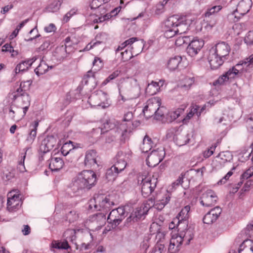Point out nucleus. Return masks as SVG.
I'll return each mask as SVG.
<instances>
[{
	"mask_svg": "<svg viewBox=\"0 0 253 253\" xmlns=\"http://www.w3.org/2000/svg\"><path fill=\"white\" fill-rule=\"evenodd\" d=\"M118 87L120 96L124 102L136 98L140 94V87L136 80L127 81L124 78H121L119 81Z\"/></svg>",
	"mask_w": 253,
	"mask_h": 253,
	"instance_id": "1",
	"label": "nucleus"
},
{
	"mask_svg": "<svg viewBox=\"0 0 253 253\" xmlns=\"http://www.w3.org/2000/svg\"><path fill=\"white\" fill-rule=\"evenodd\" d=\"M192 22L188 15H173L166 20V25L169 27L173 25L177 34H182L187 31Z\"/></svg>",
	"mask_w": 253,
	"mask_h": 253,
	"instance_id": "2",
	"label": "nucleus"
},
{
	"mask_svg": "<svg viewBox=\"0 0 253 253\" xmlns=\"http://www.w3.org/2000/svg\"><path fill=\"white\" fill-rule=\"evenodd\" d=\"M130 133V129L126 124H120L113 129L110 131H107L106 133L102 135V137H105V142L107 143H111L114 142L116 138L119 136L121 141H125L127 138Z\"/></svg>",
	"mask_w": 253,
	"mask_h": 253,
	"instance_id": "3",
	"label": "nucleus"
},
{
	"mask_svg": "<svg viewBox=\"0 0 253 253\" xmlns=\"http://www.w3.org/2000/svg\"><path fill=\"white\" fill-rule=\"evenodd\" d=\"M121 6H119L113 9H110V6L108 4H103L98 8L96 13V18L94 19V23H100L109 20L115 17L121 9Z\"/></svg>",
	"mask_w": 253,
	"mask_h": 253,
	"instance_id": "4",
	"label": "nucleus"
},
{
	"mask_svg": "<svg viewBox=\"0 0 253 253\" xmlns=\"http://www.w3.org/2000/svg\"><path fill=\"white\" fill-rule=\"evenodd\" d=\"M252 6V0H242L237 5L236 10L228 14V19L231 22H237L240 19L241 16L245 15L249 11Z\"/></svg>",
	"mask_w": 253,
	"mask_h": 253,
	"instance_id": "5",
	"label": "nucleus"
},
{
	"mask_svg": "<svg viewBox=\"0 0 253 253\" xmlns=\"http://www.w3.org/2000/svg\"><path fill=\"white\" fill-rule=\"evenodd\" d=\"M126 215L125 208L123 206L112 210L109 214L107 220L113 228L118 226L124 219Z\"/></svg>",
	"mask_w": 253,
	"mask_h": 253,
	"instance_id": "6",
	"label": "nucleus"
},
{
	"mask_svg": "<svg viewBox=\"0 0 253 253\" xmlns=\"http://www.w3.org/2000/svg\"><path fill=\"white\" fill-rule=\"evenodd\" d=\"M140 181V177L138 179V182ZM157 179L151 178L150 177H141V194L144 198L148 197L154 191L157 185Z\"/></svg>",
	"mask_w": 253,
	"mask_h": 253,
	"instance_id": "7",
	"label": "nucleus"
},
{
	"mask_svg": "<svg viewBox=\"0 0 253 253\" xmlns=\"http://www.w3.org/2000/svg\"><path fill=\"white\" fill-rule=\"evenodd\" d=\"M247 63L248 62L246 61H241L225 72L230 82L242 77L243 73L247 71V68L248 67Z\"/></svg>",
	"mask_w": 253,
	"mask_h": 253,
	"instance_id": "8",
	"label": "nucleus"
},
{
	"mask_svg": "<svg viewBox=\"0 0 253 253\" xmlns=\"http://www.w3.org/2000/svg\"><path fill=\"white\" fill-rule=\"evenodd\" d=\"M152 207L148 200L144 202L139 207L135 209V210L130 214L127 218V222L132 221L133 222H137L140 220L143 216L147 214L149 210Z\"/></svg>",
	"mask_w": 253,
	"mask_h": 253,
	"instance_id": "9",
	"label": "nucleus"
},
{
	"mask_svg": "<svg viewBox=\"0 0 253 253\" xmlns=\"http://www.w3.org/2000/svg\"><path fill=\"white\" fill-rule=\"evenodd\" d=\"M178 232V235H176L177 240L182 244L183 243L185 245H188L194 237V229L193 227L189 226L187 224L186 226H183L182 229L179 230Z\"/></svg>",
	"mask_w": 253,
	"mask_h": 253,
	"instance_id": "10",
	"label": "nucleus"
},
{
	"mask_svg": "<svg viewBox=\"0 0 253 253\" xmlns=\"http://www.w3.org/2000/svg\"><path fill=\"white\" fill-rule=\"evenodd\" d=\"M94 200L95 203L94 205V207L97 211L107 212L111 209L112 207L115 204L110 196H106L104 198L98 197L97 198H95Z\"/></svg>",
	"mask_w": 253,
	"mask_h": 253,
	"instance_id": "11",
	"label": "nucleus"
},
{
	"mask_svg": "<svg viewBox=\"0 0 253 253\" xmlns=\"http://www.w3.org/2000/svg\"><path fill=\"white\" fill-rule=\"evenodd\" d=\"M158 106H160V103L158 99L153 97L148 100L143 109L145 117L149 119L153 116L157 112Z\"/></svg>",
	"mask_w": 253,
	"mask_h": 253,
	"instance_id": "12",
	"label": "nucleus"
},
{
	"mask_svg": "<svg viewBox=\"0 0 253 253\" xmlns=\"http://www.w3.org/2000/svg\"><path fill=\"white\" fill-rule=\"evenodd\" d=\"M188 45L186 48L188 54L193 57L196 56L201 50L204 45V41L198 39L197 37L193 38L188 42Z\"/></svg>",
	"mask_w": 253,
	"mask_h": 253,
	"instance_id": "13",
	"label": "nucleus"
},
{
	"mask_svg": "<svg viewBox=\"0 0 253 253\" xmlns=\"http://www.w3.org/2000/svg\"><path fill=\"white\" fill-rule=\"evenodd\" d=\"M79 175L84 183L87 190L90 189L96 184L97 181L96 175L93 171L84 170Z\"/></svg>",
	"mask_w": 253,
	"mask_h": 253,
	"instance_id": "14",
	"label": "nucleus"
},
{
	"mask_svg": "<svg viewBox=\"0 0 253 253\" xmlns=\"http://www.w3.org/2000/svg\"><path fill=\"white\" fill-rule=\"evenodd\" d=\"M222 8L220 5L213 6L209 8L204 14V21H206L210 27H212L217 23V18L215 14L218 12Z\"/></svg>",
	"mask_w": 253,
	"mask_h": 253,
	"instance_id": "15",
	"label": "nucleus"
},
{
	"mask_svg": "<svg viewBox=\"0 0 253 253\" xmlns=\"http://www.w3.org/2000/svg\"><path fill=\"white\" fill-rule=\"evenodd\" d=\"M217 200L218 197L215 192L211 190H209L202 194L200 203L203 206L211 207L215 205Z\"/></svg>",
	"mask_w": 253,
	"mask_h": 253,
	"instance_id": "16",
	"label": "nucleus"
},
{
	"mask_svg": "<svg viewBox=\"0 0 253 253\" xmlns=\"http://www.w3.org/2000/svg\"><path fill=\"white\" fill-rule=\"evenodd\" d=\"M160 152L161 154L159 151L154 150L148 156L146 159V163L149 167H155L163 160V155L165 153L163 150H161Z\"/></svg>",
	"mask_w": 253,
	"mask_h": 253,
	"instance_id": "17",
	"label": "nucleus"
},
{
	"mask_svg": "<svg viewBox=\"0 0 253 253\" xmlns=\"http://www.w3.org/2000/svg\"><path fill=\"white\" fill-rule=\"evenodd\" d=\"M171 197V193L167 191L162 198L157 201L156 203L154 202V200L152 198H149L148 201L150 202L152 207H154L155 208L159 211H161L169 203Z\"/></svg>",
	"mask_w": 253,
	"mask_h": 253,
	"instance_id": "18",
	"label": "nucleus"
},
{
	"mask_svg": "<svg viewBox=\"0 0 253 253\" xmlns=\"http://www.w3.org/2000/svg\"><path fill=\"white\" fill-rule=\"evenodd\" d=\"M221 211V209L218 206L212 209L204 216L203 222L207 224H212L217 219Z\"/></svg>",
	"mask_w": 253,
	"mask_h": 253,
	"instance_id": "19",
	"label": "nucleus"
},
{
	"mask_svg": "<svg viewBox=\"0 0 253 253\" xmlns=\"http://www.w3.org/2000/svg\"><path fill=\"white\" fill-rule=\"evenodd\" d=\"M211 50L223 59L228 55L230 48L228 44L225 42H221L217 43L215 47L212 48Z\"/></svg>",
	"mask_w": 253,
	"mask_h": 253,
	"instance_id": "20",
	"label": "nucleus"
},
{
	"mask_svg": "<svg viewBox=\"0 0 253 253\" xmlns=\"http://www.w3.org/2000/svg\"><path fill=\"white\" fill-rule=\"evenodd\" d=\"M182 58L181 56L176 55L170 57L167 61L166 66L171 71H179L182 65Z\"/></svg>",
	"mask_w": 253,
	"mask_h": 253,
	"instance_id": "21",
	"label": "nucleus"
},
{
	"mask_svg": "<svg viewBox=\"0 0 253 253\" xmlns=\"http://www.w3.org/2000/svg\"><path fill=\"white\" fill-rule=\"evenodd\" d=\"M106 217L104 213L98 212L89 216V222L94 224L96 227H101L106 223Z\"/></svg>",
	"mask_w": 253,
	"mask_h": 253,
	"instance_id": "22",
	"label": "nucleus"
},
{
	"mask_svg": "<svg viewBox=\"0 0 253 253\" xmlns=\"http://www.w3.org/2000/svg\"><path fill=\"white\" fill-rule=\"evenodd\" d=\"M208 60L211 68L212 70L218 69L224 62V59L222 58L217 56L211 50Z\"/></svg>",
	"mask_w": 253,
	"mask_h": 253,
	"instance_id": "23",
	"label": "nucleus"
},
{
	"mask_svg": "<svg viewBox=\"0 0 253 253\" xmlns=\"http://www.w3.org/2000/svg\"><path fill=\"white\" fill-rule=\"evenodd\" d=\"M17 99H18L17 107L23 110L22 116L24 117L26 114L30 105L31 97L28 94L18 97Z\"/></svg>",
	"mask_w": 253,
	"mask_h": 253,
	"instance_id": "24",
	"label": "nucleus"
},
{
	"mask_svg": "<svg viewBox=\"0 0 253 253\" xmlns=\"http://www.w3.org/2000/svg\"><path fill=\"white\" fill-rule=\"evenodd\" d=\"M97 152L95 150H88L86 152L84 160V165L88 167L97 165Z\"/></svg>",
	"mask_w": 253,
	"mask_h": 253,
	"instance_id": "25",
	"label": "nucleus"
},
{
	"mask_svg": "<svg viewBox=\"0 0 253 253\" xmlns=\"http://www.w3.org/2000/svg\"><path fill=\"white\" fill-rule=\"evenodd\" d=\"M21 203L20 200L19 196L14 194L11 197L7 198V208L9 211H15L18 210L21 206Z\"/></svg>",
	"mask_w": 253,
	"mask_h": 253,
	"instance_id": "26",
	"label": "nucleus"
},
{
	"mask_svg": "<svg viewBox=\"0 0 253 253\" xmlns=\"http://www.w3.org/2000/svg\"><path fill=\"white\" fill-rule=\"evenodd\" d=\"M70 188L74 193L79 192L81 190L86 189L84 183L79 175L73 179L72 183L70 184Z\"/></svg>",
	"mask_w": 253,
	"mask_h": 253,
	"instance_id": "27",
	"label": "nucleus"
},
{
	"mask_svg": "<svg viewBox=\"0 0 253 253\" xmlns=\"http://www.w3.org/2000/svg\"><path fill=\"white\" fill-rule=\"evenodd\" d=\"M37 59V58L35 56L32 58L27 59L25 60L22 61L17 65L15 69V73L17 74L20 72L26 71L32 66L33 63Z\"/></svg>",
	"mask_w": 253,
	"mask_h": 253,
	"instance_id": "28",
	"label": "nucleus"
},
{
	"mask_svg": "<svg viewBox=\"0 0 253 253\" xmlns=\"http://www.w3.org/2000/svg\"><path fill=\"white\" fill-rule=\"evenodd\" d=\"M49 168L51 171H58L61 169L64 164L63 160L60 158L52 157L48 161Z\"/></svg>",
	"mask_w": 253,
	"mask_h": 253,
	"instance_id": "29",
	"label": "nucleus"
},
{
	"mask_svg": "<svg viewBox=\"0 0 253 253\" xmlns=\"http://www.w3.org/2000/svg\"><path fill=\"white\" fill-rule=\"evenodd\" d=\"M131 48L132 49L131 52L128 51L126 49L125 51L121 52L122 60L123 61L126 62L129 60L133 57V54H135L136 55L140 53L142 50V44L140 43L137 51L134 50L133 45L131 47Z\"/></svg>",
	"mask_w": 253,
	"mask_h": 253,
	"instance_id": "30",
	"label": "nucleus"
},
{
	"mask_svg": "<svg viewBox=\"0 0 253 253\" xmlns=\"http://www.w3.org/2000/svg\"><path fill=\"white\" fill-rule=\"evenodd\" d=\"M190 210V207L189 206H186L182 208L179 213L175 217L178 219L179 222L181 223L186 222V226L188 223V219L189 217V211Z\"/></svg>",
	"mask_w": 253,
	"mask_h": 253,
	"instance_id": "31",
	"label": "nucleus"
},
{
	"mask_svg": "<svg viewBox=\"0 0 253 253\" xmlns=\"http://www.w3.org/2000/svg\"><path fill=\"white\" fill-rule=\"evenodd\" d=\"M174 140L176 145L182 146L189 143L190 138L188 133H178L175 135Z\"/></svg>",
	"mask_w": 253,
	"mask_h": 253,
	"instance_id": "32",
	"label": "nucleus"
},
{
	"mask_svg": "<svg viewBox=\"0 0 253 253\" xmlns=\"http://www.w3.org/2000/svg\"><path fill=\"white\" fill-rule=\"evenodd\" d=\"M238 253H253V242L251 240L244 241L238 249Z\"/></svg>",
	"mask_w": 253,
	"mask_h": 253,
	"instance_id": "33",
	"label": "nucleus"
},
{
	"mask_svg": "<svg viewBox=\"0 0 253 253\" xmlns=\"http://www.w3.org/2000/svg\"><path fill=\"white\" fill-rule=\"evenodd\" d=\"M82 83L84 85L93 83L94 84H92V87H95L96 85L95 73L91 71L87 72V74L84 76Z\"/></svg>",
	"mask_w": 253,
	"mask_h": 253,
	"instance_id": "34",
	"label": "nucleus"
},
{
	"mask_svg": "<svg viewBox=\"0 0 253 253\" xmlns=\"http://www.w3.org/2000/svg\"><path fill=\"white\" fill-rule=\"evenodd\" d=\"M114 164L112 166L116 169H115L121 172L124 170L126 166V162L122 158H121L120 153H118L115 158Z\"/></svg>",
	"mask_w": 253,
	"mask_h": 253,
	"instance_id": "35",
	"label": "nucleus"
},
{
	"mask_svg": "<svg viewBox=\"0 0 253 253\" xmlns=\"http://www.w3.org/2000/svg\"><path fill=\"white\" fill-rule=\"evenodd\" d=\"M184 112V109L179 108L174 111L169 112L167 116V120L168 122L171 123L180 117Z\"/></svg>",
	"mask_w": 253,
	"mask_h": 253,
	"instance_id": "36",
	"label": "nucleus"
},
{
	"mask_svg": "<svg viewBox=\"0 0 253 253\" xmlns=\"http://www.w3.org/2000/svg\"><path fill=\"white\" fill-rule=\"evenodd\" d=\"M153 141L151 138L147 135H146L143 140V143L140 146L142 153H147L151 150L153 147Z\"/></svg>",
	"mask_w": 253,
	"mask_h": 253,
	"instance_id": "37",
	"label": "nucleus"
},
{
	"mask_svg": "<svg viewBox=\"0 0 253 253\" xmlns=\"http://www.w3.org/2000/svg\"><path fill=\"white\" fill-rule=\"evenodd\" d=\"M177 240L176 236L175 237L173 236L170 240V243L168 249V251L170 253H174L179 250V247L182 243Z\"/></svg>",
	"mask_w": 253,
	"mask_h": 253,
	"instance_id": "38",
	"label": "nucleus"
},
{
	"mask_svg": "<svg viewBox=\"0 0 253 253\" xmlns=\"http://www.w3.org/2000/svg\"><path fill=\"white\" fill-rule=\"evenodd\" d=\"M160 89L159 83L152 81L147 85L146 88V92L150 95H153L159 91Z\"/></svg>",
	"mask_w": 253,
	"mask_h": 253,
	"instance_id": "39",
	"label": "nucleus"
},
{
	"mask_svg": "<svg viewBox=\"0 0 253 253\" xmlns=\"http://www.w3.org/2000/svg\"><path fill=\"white\" fill-rule=\"evenodd\" d=\"M163 28L164 32V36L167 38H172L177 34L173 25H171L169 27L166 25V20L164 23Z\"/></svg>",
	"mask_w": 253,
	"mask_h": 253,
	"instance_id": "40",
	"label": "nucleus"
},
{
	"mask_svg": "<svg viewBox=\"0 0 253 253\" xmlns=\"http://www.w3.org/2000/svg\"><path fill=\"white\" fill-rule=\"evenodd\" d=\"M54 56L56 60L59 62L63 61L67 57V52L65 48L62 46L56 48Z\"/></svg>",
	"mask_w": 253,
	"mask_h": 253,
	"instance_id": "41",
	"label": "nucleus"
},
{
	"mask_svg": "<svg viewBox=\"0 0 253 253\" xmlns=\"http://www.w3.org/2000/svg\"><path fill=\"white\" fill-rule=\"evenodd\" d=\"M38 126L39 122L37 121H34V123L31 125V127H32V128L29 135L27 138V141L30 143H32L33 142L37 135V129Z\"/></svg>",
	"mask_w": 253,
	"mask_h": 253,
	"instance_id": "42",
	"label": "nucleus"
},
{
	"mask_svg": "<svg viewBox=\"0 0 253 253\" xmlns=\"http://www.w3.org/2000/svg\"><path fill=\"white\" fill-rule=\"evenodd\" d=\"M115 169L114 167L112 166L110 168L107 169L105 177L108 181H114L120 173L119 171Z\"/></svg>",
	"mask_w": 253,
	"mask_h": 253,
	"instance_id": "43",
	"label": "nucleus"
},
{
	"mask_svg": "<svg viewBox=\"0 0 253 253\" xmlns=\"http://www.w3.org/2000/svg\"><path fill=\"white\" fill-rule=\"evenodd\" d=\"M51 247L57 249L68 250L70 247L66 240L63 242L54 240L51 244Z\"/></svg>",
	"mask_w": 253,
	"mask_h": 253,
	"instance_id": "44",
	"label": "nucleus"
},
{
	"mask_svg": "<svg viewBox=\"0 0 253 253\" xmlns=\"http://www.w3.org/2000/svg\"><path fill=\"white\" fill-rule=\"evenodd\" d=\"M49 67L45 62L42 61L39 66L35 69V72L38 76H40L45 73L48 70ZM52 66L50 68H52Z\"/></svg>",
	"mask_w": 253,
	"mask_h": 253,
	"instance_id": "45",
	"label": "nucleus"
},
{
	"mask_svg": "<svg viewBox=\"0 0 253 253\" xmlns=\"http://www.w3.org/2000/svg\"><path fill=\"white\" fill-rule=\"evenodd\" d=\"M74 148L73 142L70 140L68 142H66L63 145L61 148V152L63 156H66Z\"/></svg>",
	"mask_w": 253,
	"mask_h": 253,
	"instance_id": "46",
	"label": "nucleus"
},
{
	"mask_svg": "<svg viewBox=\"0 0 253 253\" xmlns=\"http://www.w3.org/2000/svg\"><path fill=\"white\" fill-rule=\"evenodd\" d=\"M186 222L181 223L178 219L174 218L172 221L169 224V229H173L176 228L178 232L179 230L182 229L183 226H186Z\"/></svg>",
	"mask_w": 253,
	"mask_h": 253,
	"instance_id": "47",
	"label": "nucleus"
},
{
	"mask_svg": "<svg viewBox=\"0 0 253 253\" xmlns=\"http://www.w3.org/2000/svg\"><path fill=\"white\" fill-rule=\"evenodd\" d=\"M218 157L221 160V163H225L226 162H230L233 159V155L229 151H224L218 154Z\"/></svg>",
	"mask_w": 253,
	"mask_h": 253,
	"instance_id": "48",
	"label": "nucleus"
},
{
	"mask_svg": "<svg viewBox=\"0 0 253 253\" xmlns=\"http://www.w3.org/2000/svg\"><path fill=\"white\" fill-rule=\"evenodd\" d=\"M121 73V70L118 69L113 72L109 76L105 79L102 83V85H105L109 83H110L113 80L118 77Z\"/></svg>",
	"mask_w": 253,
	"mask_h": 253,
	"instance_id": "49",
	"label": "nucleus"
},
{
	"mask_svg": "<svg viewBox=\"0 0 253 253\" xmlns=\"http://www.w3.org/2000/svg\"><path fill=\"white\" fill-rule=\"evenodd\" d=\"M133 117V113L132 112H127L126 113L124 117L123 122L121 124H126L128 126V127L130 129V133L131 132L132 128L131 127L132 124L131 122V120Z\"/></svg>",
	"mask_w": 253,
	"mask_h": 253,
	"instance_id": "50",
	"label": "nucleus"
},
{
	"mask_svg": "<svg viewBox=\"0 0 253 253\" xmlns=\"http://www.w3.org/2000/svg\"><path fill=\"white\" fill-rule=\"evenodd\" d=\"M79 217L80 214L75 210L71 211L67 214V218L70 223L77 220Z\"/></svg>",
	"mask_w": 253,
	"mask_h": 253,
	"instance_id": "51",
	"label": "nucleus"
},
{
	"mask_svg": "<svg viewBox=\"0 0 253 253\" xmlns=\"http://www.w3.org/2000/svg\"><path fill=\"white\" fill-rule=\"evenodd\" d=\"M62 2L60 0H54L47 7L48 11L54 12L59 9V8L61 5Z\"/></svg>",
	"mask_w": 253,
	"mask_h": 253,
	"instance_id": "52",
	"label": "nucleus"
},
{
	"mask_svg": "<svg viewBox=\"0 0 253 253\" xmlns=\"http://www.w3.org/2000/svg\"><path fill=\"white\" fill-rule=\"evenodd\" d=\"M49 149H52L57 143L56 138L52 135H48L44 138Z\"/></svg>",
	"mask_w": 253,
	"mask_h": 253,
	"instance_id": "53",
	"label": "nucleus"
},
{
	"mask_svg": "<svg viewBox=\"0 0 253 253\" xmlns=\"http://www.w3.org/2000/svg\"><path fill=\"white\" fill-rule=\"evenodd\" d=\"M228 81L229 82V80L226 75V73H225L219 77V78L213 82V84L214 85H216L217 84L223 85L226 82Z\"/></svg>",
	"mask_w": 253,
	"mask_h": 253,
	"instance_id": "54",
	"label": "nucleus"
},
{
	"mask_svg": "<svg viewBox=\"0 0 253 253\" xmlns=\"http://www.w3.org/2000/svg\"><path fill=\"white\" fill-rule=\"evenodd\" d=\"M191 38L188 36L179 37L175 40V44L177 46H180L184 43L188 44L190 41Z\"/></svg>",
	"mask_w": 253,
	"mask_h": 253,
	"instance_id": "55",
	"label": "nucleus"
},
{
	"mask_svg": "<svg viewBox=\"0 0 253 253\" xmlns=\"http://www.w3.org/2000/svg\"><path fill=\"white\" fill-rule=\"evenodd\" d=\"M25 94H28L27 92L24 91L22 88H20V86L19 85V87L16 89V90L12 93V100H15L18 97H19L22 96H24Z\"/></svg>",
	"mask_w": 253,
	"mask_h": 253,
	"instance_id": "56",
	"label": "nucleus"
},
{
	"mask_svg": "<svg viewBox=\"0 0 253 253\" xmlns=\"http://www.w3.org/2000/svg\"><path fill=\"white\" fill-rule=\"evenodd\" d=\"M244 42L248 46L253 45V30L249 31L244 38Z\"/></svg>",
	"mask_w": 253,
	"mask_h": 253,
	"instance_id": "57",
	"label": "nucleus"
},
{
	"mask_svg": "<svg viewBox=\"0 0 253 253\" xmlns=\"http://www.w3.org/2000/svg\"><path fill=\"white\" fill-rule=\"evenodd\" d=\"M103 127H101V134H104L105 133H106L107 131H110L111 129H113L114 128H112L114 125L111 123L110 121H107L105 123H104L103 125Z\"/></svg>",
	"mask_w": 253,
	"mask_h": 253,
	"instance_id": "58",
	"label": "nucleus"
},
{
	"mask_svg": "<svg viewBox=\"0 0 253 253\" xmlns=\"http://www.w3.org/2000/svg\"><path fill=\"white\" fill-rule=\"evenodd\" d=\"M103 94L101 93V94H92L90 95V96L88 98V100L91 103L92 102L94 104V105H97V106H101V103L100 102H98L97 100L98 99H99L100 97L101 96H102Z\"/></svg>",
	"mask_w": 253,
	"mask_h": 253,
	"instance_id": "59",
	"label": "nucleus"
},
{
	"mask_svg": "<svg viewBox=\"0 0 253 253\" xmlns=\"http://www.w3.org/2000/svg\"><path fill=\"white\" fill-rule=\"evenodd\" d=\"M26 152L24 153V155L21 157V159L18 162V166H17V169L20 172H24L26 171L25 165H24V161L26 157Z\"/></svg>",
	"mask_w": 253,
	"mask_h": 253,
	"instance_id": "60",
	"label": "nucleus"
},
{
	"mask_svg": "<svg viewBox=\"0 0 253 253\" xmlns=\"http://www.w3.org/2000/svg\"><path fill=\"white\" fill-rule=\"evenodd\" d=\"M93 67L96 66V70H99L101 69L104 66L103 61L98 57H95L92 63Z\"/></svg>",
	"mask_w": 253,
	"mask_h": 253,
	"instance_id": "61",
	"label": "nucleus"
},
{
	"mask_svg": "<svg viewBox=\"0 0 253 253\" xmlns=\"http://www.w3.org/2000/svg\"><path fill=\"white\" fill-rule=\"evenodd\" d=\"M246 124L248 129L251 132H253V114L248 116L246 120Z\"/></svg>",
	"mask_w": 253,
	"mask_h": 253,
	"instance_id": "62",
	"label": "nucleus"
},
{
	"mask_svg": "<svg viewBox=\"0 0 253 253\" xmlns=\"http://www.w3.org/2000/svg\"><path fill=\"white\" fill-rule=\"evenodd\" d=\"M32 80H27L26 81H22L20 84V88H22L24 91L27 92L30 88V86L32 84Z\"/></svg>",
	"mask_w": 253,
	"mask_h": 253,
	"instance_id": "63",
	"label": "nucleus"
},
{
	"mask_svg": "<svg viewBox=\"0 0 253 253\" xmlns=\"http://www.w3.org/2000/svg\"><path fill=\"white\" fill-rule=\"evenodd\" d=\"M15 176V172L14 170H7L3 173V178L6 180H10Z\"/></svg>",
	"mask_w": 253,
	"mask_h": 253,
	"instance_id": "64",
	"label": "nucleus"
}]
</instances>
